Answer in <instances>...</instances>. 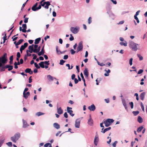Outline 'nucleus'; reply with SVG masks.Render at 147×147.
<instances>
[{
  "label": "nucleus",
  "instance_id": "46",
  "mask_svg": "<svg viewBox=\"0 0 147 147\" xmlns=\"http://www.w3.org/2000/svg\"><path fill=\"white\" fill-rule=\"evenodd\" d=\"M70 52L72 55H74L76 53V51L72 49L70 50Z\"/></svg>",
  "mask_w": 147,
  "mask_h": 147
},
{
  "label": "nucleus",
  "instance_id": "32",
  "mask_svg": "<svg viewBox=\"0 0 147 147\" xmlns=\"http://www.w3.org/2000/svg\"><path fill=\"white\" fill-rule=\"evenodd\" d=\"M143 128V127L142 126H141L140 127L137 129V132L138 133L140 132L141 131V130Z\"/></svg>",
  "mask_w": 147,
  "mask_h": 147
},
{
  "label": "nucleus",
  "instance_id": "27",
  "mask_svg": "<svg viewBox=\"0 0 147 147\" xmlns=\"http://www.w3.org/2000/svg\"><path fill=\"white\" fill-rule=\"evenodd\" d=\"M40 38H39L36 39L35 40L34 43L36 44L39 43V42L40 41Z\"/></svg>",
  "mask_w": 147,
  "mask_h": 147
},
{
  "label": "nucleus",
  "instance_id": "19",
  "mask_svg": "<svg viewBox=\"0 0 147 147\" xmlns=\"http://www.w3.org/2000/svg\"><path fill=\"white\" fill-rule=\"evenodd\" d=\"M22 27L23 28V32H26V29L27 28V25L25 24H24L22 25Z\"/></svg>",
  "mask_w": 147,
  "mask_h": 147
},
{
  "label": "nucleus",
  "instance_id": "23",
  "mask_svg": "<svg viewBox=\"0 0 147 147\" xmlns=\"http://www.w3.org/2000/svg\"><path fill=\"white\" fill-rule=\"evenodd\" d=\"M53 126L57 129H58L60 128V125L57 123H54L53 124Z\"/></svg>",
  "mask_w": 147,
  "mask_h": 147
},
{
  "label": "nucleus",
  "instance_id": "51",
  "mask_svg": "<svg viewBox=\"0 0 147 147\" xmlns=\"http://www.w3.org/2000/svg\"><path fill=\"white\" fill-rule=\"evenodd\" d=\"M132 58H130L129 59V64L130 65H131L132 64Z\"/></svg>",
  "mask_w": 147,
  "mask_h": 147
},
{
  "label": "nucleus",
  "instance_id": "14",
  "mask_svg": "<svg viewBox=\"0 0 147 147\" xmlns=\"http://www.w3.org/2000/svg\"><path fill=\"white\" fill-rule=\"evenodd\" d=\"M104 129V128H102V131H101V132L104 134L106 132L110 130L111 129V127H109L105 129H104Z\"/></svg>",
  "mask_w": 147,
  "mask_h": 147
},
{
  "label": "nucleus",
  "instance_id": "18",
  "mask_svg": "<svg viewBox=\"0 0 147 147\" xmlns=\"http://www.w3.org/2000/svg\"><path fill=\"white\" fill-rule=\"evenodd\" d=\"M57 113L59 115L62 114L63 113V110L60 107L59 108H57Z\"/></svg>",
  "mask_w": 147,
  "mask_h": 147
},
{
  "label": "nucleus",
  "instance_id": "20",
  "mask_svg": "<svg viewBox=\"0 0 147 147\" xmlns=\"http://www.w3.org/2000/svg\"><path fill=\"white\" fill-rule=\"evenodd\" d=\"M6 68H8V70L10 71L12 70L13 69V66L12 65H5Z\"/></svg>",
  "mask_w": 147,
  "mask_h": 147
},
{
  "label": "nucleus",
  "instance_id": "38",
  "mask_svg": "<svg viewBox=\"0 0 147 147\" xmlns=\"http://www.w3.org/2000/svg\"><path fill=\"white\" fill-rule=\"evenodd\" d=\"M80 76L84 82H85V79L84 78L83 74L82 72H81L80 74Z\"/></svg>",
  "mask_w": 147,
  "mask_h": 147
},
{
  "label": "nucleus",
  "instance_id": "48",
  "mask_svg": "<svg viewBox=\"0 0 147 147\" xmlns=\"http://www.w3.org/2000/svg\"><path fill=\"white\" fill-rule=\"evenodd\" d=\"M51 145V144H50L49 143H47L46 144H45L44 145V147H47L49 146V145L50 146Z\"/></svg>",
  "mask_w": 147,
  "mask_h": 147
},
{
  "label": "nucleus",
  "instance_id": "60",
  "mask_svg": "<svg viewBox=\"0 0 147 147\" xmlns=\"http://www.w3.org/2000/svg\"><path fill=\"white\" fill-rule=\"evenodd\" d=\"M98 65H100V66H105V64H104L103 63H99V62H98Z\"/></svg>",
  "mask_w": 147,
  "mask_h": 147
},
{
  "label": "nucleus",
  "instance_id": "2",
  "mask_svg": "<svg viewBox=\"0 0 147 147\" xmlns=\"http://www.w3.org/2000/svg\"><path fill=\"white\" fill-rule=\"evenodd\" d=\"M129 47L132 50L136 51L138 50V44L135 43L133 41L129 42Z\"/></svg>",
  "mask_w": 147,
  "mask_h": 147
},
{
  "label": "nucleus",
  "instance_id": "35",
  "mask_svg": "<svg viewBox=\"0 0 147 147\" xmlns=\"http://www.w3.org/2000/svg\"><path fill=\"white\" fill-rule=\"evenodd\" d=\"M132 113L134 116H136L139 113V112L138 111H134Z\"/></svg>",
  "mask_w": 147,
  "mask_h": 147
},
{
  "label": "nucleus",
  "instance_id": "49",
  "mask_svg": "<svg viewBox=\"0 0 147 147\" xmlns=\"http://www.w3.org/2000/svg\"><path fill=\"white\" fill-rule=\"evenodd\" d=\"M143 71V69H140L138 71V74H140L142 73Z\"/></svg>",
  "mask_w": 147,
  "mask_h": 147
},
{
  "label": "nucleus",
  "instance_id": "64",
  "mask_svg": "<svg viewBox=\"0 0 147 147\" xmlns=\"http://www.w3.org/2000/svg\"><path fill=\"white\" fill-rule=\"evenodd\" d=\"M135 95L136 96V99L137 100H139V98L138 97V94L137 93H136L135 94Z\"/></svg>",
  "mask_w": 147,
  "mask_h": 147
},
{
  "label": "nucleus",
  "instance_id": "4",
  "mask_svg": "<svg viewBox=\"0 0 147 147\" xmlns=\"http://www.w3.org/2000/svg\"><path fill=\"white\" fill-rule=\"evenodd\" d=\"M114 121V120L113 119H108L104 121V123L105 124V126L107 127L110 125Z\"/></svg>",
  "mask_w": 147,
  "mask_h": 147
},
{
  "label": "nucleus",
  "instance_id": "24",
  "mask_svg": "<svg viewBox=\"0 0 147 147\" xmlns=\"http://www.w3.org/2000/svg\"><path fill=\"white\" fill-rule=\"evenodd\" d=\"M29 95L30 92H23V96L26 99Z\"/></svg>",
  "mask_w": 147,
  "mask_h": 147
},
{
  "label": "nucleus",
  "instance_id": "42",
  "mask_svg": "<svg viewBox=\"0 0 147 147\" xmlns=\"http://www.w3.org/2000/svg\"><path fill=\"white\" fill-rule=\"evenodd\" d=\"M35 66L36 68V69L40 68V66H39L38 65L37 63H34Z\"/></svg>",
  "mask_w": 147,
  "mask_h": 147
},
{
  "label": "nucleus",
  "instance_id": "57",
  "mask_svg": "<svg viewBox=\"0 0 147 147\" xmlns=\"http://www.w3.org/2000/svg\"><path fill=\"white\" fill-rule=\"evenodd\" d=\"M28 18H25L24 21V22L25 23H27L28 22Z\"/></svg>",
  "mask_w": 147,
  "mask_h": 147
},
{
  "label": "nucleus",
  "instance_id": "17",
  "mask_svg": "<svg viewBox=\"0 0 147 147\" xmlns=\"http://www.w3.org/2000/svg\"><path fill=\"white\" fill-rule=\"evenodd\" d=\"M84 75L86 77H88V69L86 68L84 70Z\"/></svg>",
  "mask_w": 147,
  "mask_h": 147
},
{
  "label": "nucleus",
  "instance_id": "54",
  "mask_svg": "<svg viewBox=\"0 0 147 147\" xmlns=\"http://www.w3.org/2000/svg\"><path fill=\"white\" fill-rule=\"evenodd\" d=\"M56 50L57 51V53L58 54H60L61 53V51L59 50H58V47H57L56 48Z\"/></svg>",
  "mask_w": 147,
  "mask_h": 147
},
{
  "label": "nucleus",
  "instance_id": "21",
  "mask_svg": "<svg viewBox=\"0 0 147 147\" xmlns=\"http://www.w3.org/2000/svg\"><path fill=\"white\" fill-rule=\"evenodd\" d=\"M28 45V43L27 42L25 43L24 44V45L21 46L20 48L23 50H24L27 47Z\"/></svg>",
  "mask_w": 147,
  "mask_h": 147
},
{
  "label": "nucleus",
  "instance_id": "43",
  "mask_svg": "<svg viewBox=\"0 0 147 147\" xmlns=\"http://www.w3.org/2000/svg\"><path fill=\"white\" fill-rule=\"evenodd\" d=\"M65 62V61H64L63 60H61L60 61L59 64L61 65H63Z\"/></svg>",
  "mask_w": 147,
  "mask_h": 147
},
{
  "label": "nucleus",
  "instance_id": "16",
  "mask_svg": "<svg viewBox=\"0 0 147 147\" xmlns=\"http://www.w3.org/2000/svg\"><path fill=\"white\" fill-rule=\"evenodd\" d=\"M23 127L24 128H26L29 125L27 123L26 121L25 120H24V119L23 120Z\"/></svg>",
  "mask_w": 147,
  "mask_h": 147
},
{
  "label": "nucleus",
  "instance_id": "22",
  "mask_svg": "<svg viewBox=\"0 0 147 147\" xmlns=\"http://www.w3.org/2000/svg\"><path fill=\"white\" fill-rule=\"evenodd\" d=\"M45 4L46 5L44 6V7L46 9H48L49 7V6L51 5L50 2L48 1H46V3Z\"/></svg>",
  "mask_w": 147,
  "mask_h": 147
},
{
  "label": "nucleus",
  "instance_id": "52",
  "mask_svg": "<svg viewBox=\"0 0 147 147\" xmlns=\"http://www.w3.org/2000/svg\"><path fill=\"white\" fill-rule=\"evenodd\" d=\"M28 0H27L25 3H24L23 4L21 10H22V9H23L24 8V7H25L26 4V3L28 1Z\"/></svg>",
  "mask_w": 147,
  "mask_h": 147
},
{
  "label": "nucleus",
  "instance_id": "50",
  "mask_svg": "<svg viewBox=\"0 0 147 147\" xmlns=\"http://www.w3.org/2000/svg\"><path fill=\"white\" fill-rule=\"evenodd\" d=\"M4 33V34H5V36L3 37V40H4V41H5L7 40V38H6L7 36H6V32H5Z\"/></svg>",
  "mask_w": 147,
  "mask_h": 147
},
{
  "label": "nucleus",
  "instance_id": "44",
  "mask_svg": "<svg viewBox=\"0 0 147 147\" xmlns=\"http://www.w3.org/2000/svg\"><path fill=\"white\" fill-rule=\"evenodd\" d=\"M24 41V40L22 39L18 41L17 42L18 45H20Z\"/></svg>",
  "mask_w": 147,
  "mask_h": 147
},
{
  "label": "nucleus",
  "instance_id": "45",
  "mask_svg": "<svg viewBox=\"0 0 147 147\" xmlns=\"http://www.w3.org/2000/svg\"><path fill=\"white\" fill-rule=\"evenodd\" d=\"M92 22V18L91 17H90L88 19V23L90 24Z\"/></svg>",
  "mask_w": 147,
  "mask_h": 147
},
{
  "label": "nucleus",
  "instance_id": "53",
  "mask_svg": "<svg viewBox=\"0 0 147 147\" xmlns=\"http://www.w3.org/2000/svg\"><path fill=\"white\" fill-rule=\"evenodd\" d=\"M134 18L136 20L137 22L138 23H139V20L137 16H134Z\"/></svg>",
  "mask_w": 147,
  "mask_h": 147
},
{
  "label": "nucleus",
  "instance_id": "8",
  "mask_svg": "<svg viewBox=\"0 0 147 147\" xmlns=\"http://www.w3.org/2000/svg\"><path fill=\"white\" fill-rule=\"evenodd\" d=\"M34 45L33 44H32L31 45H30L28 47L29 50H27L26 51H27L30 52V53H32L33 52L34 48L33 47V46Z\"/></svg>",
  "mask_w": 147,
  "mask_h": 147
},
{
  "label": "nucleus",
  "instance_id": "28",
  "mask_svg": "<svg viewBox=\"0 0 147 147\" xmlns=\"http://www.w3.org/2000/svg\"><path fill=\"white\" fill-rule=\"evenodd\" d=\"M40 67H41L42 68H44L45 66L44 65V62L43 61H41L39 63Z\"/></svg>",
  "mask_w": 147,
  "mask_h": 147
},
{
  "label": "nucleus",
  "instance_id": "6",
  "mask_svg": "<svg viewBox=\"0 0 147 147\" xmlns=\"http://www.w3.org/2000/svg\"><path fill=\"white\" fill-rule=\"evenodd\" d=\"M71 31L74 34L77 33L79 31V29L76 28L71 27L70 28Z\"/></svg>",
  "mask_w": 147,
  "mask_h": 147
},
{
  "label": "nucleus",
  "instance_id": "62",
  "mask_svg": "<svg viewBox=\"0 0 147 147\" xmlns=\"http://www.w3.org/2000/svg\"><path fill=\"white\" fill-rule=\"evenodd\" d=\"M64 116L65 118H67L68 117V115L67 112L65 113L64 114Z\"/></svg>",
  "mask_w": 147,
  "mask_h": 147
},
{
  "label": "nucleus",
  "instance_id": "15",
  "mask_svg": "<svg viewBox=\"0 0 147 147\" xmlns=\"http://www.w3.org/2000/svg\"><path fill=\"white\" fill-rule=\"evenodd\" d=\"M99 140L98 138V136L96 135L94 139V144L96 146L97 145L98 142Z\"/></svg>",
  "mask_w": 147,
  "mask_h": 147
},
{
  "label": "nucleus",
  "instance_id": "25",
  "mask_svg": "<svg viewBox=\"0 0 147 147\" xmlns=\"http://www.w3.org/2000/svg\"><path fill=\"white\" fill-rule=\"evenodd\" d=\"M122 103L124 106L125 107V109H127V107L125 100H123L122 101Z\"/></svg>",
  "mask_w": 147,
  "mask_h": 147
},
{
  "label": "nucleus",
  "instance_id": "10",
  "mask_svg": "<svg viewBox=\"0 0 147 147\" xmlns=\"http://www.w3.org/2000/svg\"><path fill=\"white\" fill-rule=\"evenodd\" d=\"M88 125L90 126H92L93 125V120L91 118V115H89V119L88 121Z\"/></svg>",
  "mask_w": 147,
  "mask_h": 147
},
{
  "label": "nucleus",
  "instance_id": "41",
  "mask_svg": "<svg viewBox=\"0 0 147 147\" xmlns=\"http://www.w3.org/2000/svg\"><path fill=\"white\" fill-rule=\"evenodd\" d=\"M6 144L9 147H11L12 146V144L11 142H9L6 143Z\"/></svg>",
  "mask_w": 147,
  "mask_h": 147
},
{
  "label": "nucleus",
  "instance_id": "5",
  "mask_svg": "<svg viewBox=\"0 0 147 147\" xmlns=\"http://www.w3.org/2000/svg\"><path fill=\"white\" fill-rule=\"evenodd\" d=\"M83 48V45L82 44V42H80L78 44V45L77 48L76 52L77 53H78L79 51H82Z\"/></svg>",
  "mask_w": 147,
  "mask_h": 147
},
{
  "label": "nucleus",
  "instance_id": "26",
  "mask_svg": "<svg viewBox=\"0 0 147 147\" xmlns=\"http://www.w3.org/2000/svg\"><path fill=\"white\" fill-rule=\"evenodd\" d=\"M138 121L140 123H141L143 122V119L140 116H139L138 118Z\"/></svg>",
  "mask_w": 147,
  "mask_h": 147
},
{
  "label": "nucleus",
  "instance_id": "11",
  "mask_svg": "<svg viewBox=\"0 0 147 147\" xmlns=\"http://www.w3.org/2000/svg\"><path fill=\"white\" fill-rule=\"evenodd\" d=\"M88 108L90 111H94L96 109V107L94 104L89 106Z\"/></svg>",
  "mask_w": 147,
  "mask_h": 147
},
{
  "label": "nucleus",
  "instance_id": "56",
  "mask_svg": "<svg viewBox=\"0 0 147 147\" xmlns=\"http://www.w3.org/2000/svg\"><path fill=\"white\" fill-rule=\"evenodd\" d=\"M39 52L37 48L34 49L33 52L35 53H38Z\"/></svg>",
  "mask_w": 147,
  "mask_h": 147
},
{
  "label": "nucleus",
  "instance_id": "47",
  "mask_svg": "<svg viewBox=\"0 0 147 147\" xmlns=\"http://www.w3.org/2000/svg\"><path fill=\"white\" fill-rule=\"evenodd\" d=\"M129 105L131 106V109H133L134 106V104L133 102H131L129 103Z\"/></svg>",
  "mask_w": 147,
  "mask_h": 147
},
{
  "label": "nucleus",
  "instance_id": "9",
  "mask_svg": "<svg viewBox=\"0 0 147 147\" xmlns=\"http://www.w3.org/2000/svg\"><path fill=\"white\" fill-rule=\"evenodd\" d=\"M80 121L78 119L76 120L75 122V126L76 127L79 128L80 127Z\"/></svg>",
  "mask_w": 147,
  "mask_h": 147
},
{
  "label": "nucleus",
  "instance_id": "55",
  "mask_svg": "<svg viewBox=\"0 0 147 147\" xmlns=\"http://www.w3.org/2000/svg\"><path fill=\"white\" fill-rule=\"evenodd\" d=\"M117 142V141H115L113 143L112 145L113 147H116V144Z\"/></svg>",
  "mask_w": 147,
  "mask_h": 147
},
{
  "label": "nucleus",
  "instance_id": "31",
  "mask_svg": "<svg viewBox=\"0 0 147 147\" xmlns=\"http://www.w3.org/2000/svg\"><path fill=\"white\" fill-rule=\"evenodd\" d=\"M105 71H106L107 74L105 73L104 74V75L105 76H109V74L110 72L111 71L109 69H108V70H107L106 69H105Z\"/></svg>",
  "mask_w": 147,
  "mask_h": 147
},
{
  "label": "nucleus",
  "instance_id": "58",
  "mask_svg": "<svg viewBox=\"0 0 147 147\" xmlns=\"http://www.w3.org/2000/svg\"><path fill=\"white\" fill-rule=\"evenodd\" d=\"M32 56L33 57V59H36L37 56L35 54H32Z\"/></svg>",
  "mask_w": 147,
  "mask_h": 147
},
{
  "label": "nucleus",
  "instance_id": "29",
  "mask_svg": "<svg viewBox=\"0 0 147 147\" xmlns=\"http://www.w3.org/2000/svg\"><path fill=\"white\" fill-rule=\"evenodd\" d=\"M144 95H145V93L144 92H142L140 95V99L142 100H143L144 98Z\"/></svg>",
  "mask_w": 147,
  "mask_h": 147
},
{
  "label": "nucleus",
  "instance_id": "3",
  "mask_svg": "<svg viewBox=\"0 0 147 147\" xmlns=\"http://www.w3.org/2000/svg\"><path fill=\"white\" fill-rule=\"evenodd\" d=\"M20 134L19 133H17L15 134L11 138V140L14 142L16 143L17 140L20 137Z\"/></svg>",
  "mask_w": 147,
  "mask_h": 147
},
{
  "label": "nucleus",
  "instance_id": "59",
  "mask_svg": "<svg viewBox=\"0 0 147 147\" xmlns=\"http://www.w3.org/2000/svg\"><path fill=\"white\" fill-rule=\"evenodd\" d=\"M49 61H45L44 62V63H45V65H49Z\"/></svg>",
  "mask_w": 147,
  "mask_h": 147
},
{
  "label": "nucleus",
  "instance_id": "12",
  "mask_svg": "<svg viewBox=\"0 0 147 147\" xmlns=\"http://www.w3.org/2000/svg\"><path fill=\"white\" fill-rule=\"evenodd\" d=\"M45 45H44L42 48L41 51L40 52H39L38 53V56H40L41 55H43L45 53V51L44 50V47Z\"/></svg>",
  "mask_w": 147,
  "mask_h": 147
},
{
  "label": "nucleus",
  "instance_id": "37",
  "mask_svg": "<svg viewBox=\"0 0 147 147\" xmlns=\"http://www.w3.org/2000/svg\"><path fill=\"white\" fill-rule=\"evenodd\" d=\"M4 140L5 139H3L0 140V147H1L3 144V143Z\"/></svg>",
  "mask_w": 147,
  "mask_h": 147
},
{
  "label": "nucleus",
  "instance_id": "40",
  "mask_svg": "<svg viewBox=\"0 0 147 147\" xmlns=\"http://www.w3.org/2000/svg\"><path fill=\"white\" fill-rule=\"evenodd\" d=\"M37 7H34V6H33L32 8V9L33 11H36L37 10Z\"/></svg>",
  "mask_w": 147,
  "mask_h": 147
},
{
  "label": "nucleus",
  "instance_id": "33",
  "mask_svg": "<svg viewBox=\"0 0 147 147\" xmlns=\"http://www.w3.org/2000/svg\"><path fill=\"white\" fill-rule=\"evenodd\" d=\"M4 65H3V66L1 67V68L0 69V71H5V69L6 68H5V66H4Z\"/></svg>",
  "mask_w": 147,
  "mask_h": 147
},
{
  "label": "nucleus",
  "instance_id": "30",
  "mask_svg": "<svg viewBox=\"0 0 147 147\" xmlns=\"http://www.w3.org/2000/svg\"><path fill=\"white\" fill-rule=\"evenodd\" d=\"M47 78L49 81H53V77L50 75H48L47 76Z\"/></svg>",
  "mask_w": 147,
  "mask_h": 147
},
{
  "label": "nucleus",
  "instance_id": "36",
  "mask_svg": "<svg viewBox=\"0 0 147 147\" xmlns=\"http://www.w3.org/2000/svg\"><path fill=\"white\" fill-rule=\"evenodd\" d=\"M120 44L121 46L124 45L125 46H127V43L126 42H120Z\"/></svg>",
  "mask_w": 147,
  "mask_h": 147
},
{
  "label": "nucleus",
  "instance_id": "13",
  "mask_svg": "<svg viewBox=\"0 0 147 147\" xmlns=\"http://www.w3.org/2000/svg\"><path fill=\"white\" fill-rule=\"evenodd\" d=\"M25 71L26 73H28L30 75H31L33 74V71L31 70L30 68H28L26 69L25 70Z\"/></svg>",
  "mask_w": 147,
  "mask_h": 147
},
{
  "label": "nucleus",
  "instance_id": "61",
  "mask_svg": "<svg viewBox=\"0 0 147 147\" xmlns=\"http://www.w3.org/2000/svg\"><path fill=\"white\" fill-rule=\"evenodd\" d=\"M140 12V10H138V11H137L136 12V14L134 15V16H138V15H139V13Z\"/></svg>",
  "mask_w": 147,
  "mask_h": 147
},
{
  "label": "nucleus",
  "instance_id": "34",
  "mask_svg": "<svg viewBox=\"0 0 147 147\" xmlns=\"http://www.w3.org/2000/svg\"><path fill=\"white\" fill-rule=\"evenodd\" d=\"M137 56L139 58L140 60L141 61L143 59V57L140 54H137Z\"/></svg>",
  "mask_w": 147,
  "mask_h": 147
},
{
  "label": "nucleus",
  "instance_id": "7",
  "mask_svg": "<svg viewBox=\"0 0 147 147\" xmlns=\"http://www.w3.org/2000/svg\"><path fill=\"white\" fill-rule=\"evenodd\" d=\"M72 108L68 107H67V112L72 117L74 115V114L73 113V111L71 110Z\"/></svg>",
  "mask_w": 147,
  "mask_h": 147
},
{
  "label": "nucleus",
  "instance_id": "1",
  "mask_svg": "<svg viewBox=\"0 0 147 147\" xmlns=\"http://www.w3.org/2000/svg\"><path fill=\"white\" fill-rule=\"evenodd\" d=\"M7 61V54L5 53L1 57H0V67L6 63Z\"/></svg>",
  "mask_w": 147,
  "mask_h": 147
},
{
  "label": "nucleus",
  "instance_id": "39",
  "mask_svg": "<svg viewBox=\"0 0 147 147\" xmlns=\"http://www.w3.org/2000/svg\"><path fill=\"white\" fill-rule=\"evenodd\" d=\"M44 114V113L41 112H37L36 113V115L38 116H39Z\"/></svg>",
  "mask_w": 147,
  "mask_h": 147
},
{
  "label": "nucleus",
  "instance_id": "63",
  "mask_svg": "<svg viewBox=\"0 0 147 147\" xmlns=\"http://www.w3.org/2000/svg\"><path fill=\"white\" fill-rule=\"evenodd\" d=\"M16 63V62H15L14 63V67L15 69H17L18 67V66H17V65Z\"/></svg>",
  "mask_w": 147,
  "mask_h": 147
}]
</instances>
